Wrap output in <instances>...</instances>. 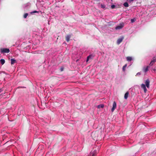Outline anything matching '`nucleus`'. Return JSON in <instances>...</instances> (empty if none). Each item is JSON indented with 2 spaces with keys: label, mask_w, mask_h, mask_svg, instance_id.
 <instances>
[{
  "label": "nucleus",
  "mask_w": 156,
  "mask_h": 156,
  "mask_svg": "<svg viewBox=\"0 0 156 156\" xmlns=\"http://www.w3.org/2000/svg\"><path fill=\"white\" fill-rule=\"evenodd\" d=\"M124 25V23L123 22L121 23L115 27V29L116 30L121 29L123 27Z\"/></svg>",
  "instance_id": "f257e3e1"
},
{
  "label": "nucleus",
  "mask_w": 156,
  "mask_h": 156,
  "mask_svg": "<svg viewBox=\"0 0 156 156\" xmlns=\"http://www.w3.org/2000/svg\"><path fill=\"white\" fill-rule=\"evenodd\" d=\"M10 51L9 49L7 48H1L0 49V52L2 53H9Z\"/></svg>",
  "instance_id": "f03ea898"
},
{
  "label": "nucleus",
  "mask_w": 156,
  "mask_h": 156,
  "mask_svg": "<svg viewBox=\"0 0 156 156\" xmlns=\"http://www.w3.org/2000/svg\"><path fill=\"white\" fill-rule=\"evenodd\" d=\"M31 4L30 2L24 4L23 5V8L25 9H27L29 8Z\"/></svg>",
  "instance_id": "7ed1b4c3"
},
{
  "label": "nucleus",
  "mask_w": 156,
  "mask_h": 156,
  "mask_svg": "<svg viewBox=\"0 0 156 156\" xmlns=\"http://www.w3.org/2000/svg\"><path fill=\"white\" fill-rule=\"evenodd\" d=\"M124 38V37L123 36H122L121 37L119 38L117 42V43L118 44H119L123 41Z\"/></svg>",
  "instance_id": "20e7f679"
},
{
  "label": "nucleus",
  "mask_w": 156,
  "mask_h": 156,
  "mask_svg": "<svg viewBox=\"0 0 156 156\" xmlns=\"http://www.w3.org/2000/svg\"><path fill=\"white\" fill-rule=\"evenodd\" d=\"M150 81L148 79L146 80L145 82V85L147 88L150 87Z\"/></svg>",
  "instance_id": "39448f33"
},
{
  "label": "nucleus",
  "mask_w": 156,
  "mask_h": 156,
  "mask_svg": "<svg viewBox=\"0 0 156 156\" xmlns=\"http://www.w3.org/2000/svg\"><path fill=\"white\" fill-rule=\"evenodd\" d=\"M156 62V57H154L152 59L149 65L152 66Z\"/></svg>",
  "instance_id": "423d86ee"
},
{
  "label": "nucleus",
  "mask_w": 156,
  "mask_h": 156,
  "mask_svg": "<svg viewBox=\"0 0 156 156\" xmlns=\"http://www.w3.org/2000/svg\"><path fill=\"white\" fill-rule=\"evenodd\" d=\"M141 87L144 90V93H146L147 91V89L146 88V86L145 84L142 83L141 84Z\"/></svg>",
  "instance_id": "0eeeda50"
},
{
  "label": "nucleus",
  "mask_w": 156,
  "mask_h": 156,
  "mask_svg": "<svg viewBox=\"0 0 156 156\" xmlns=\"http://www.w3.org/2000/svg\"><path fill=\"white\" fill-rule=\"evenodd\" d=\"M116 104L115 102L114 101L113 104L112 105V108L111 111L112 112H113L115 109L116 108Z\"/></svg>",
  "instance_id": "6e6552de"
},
{
  "label": "nucleus",
  "mask_w": 156,
  "mask_h": 156,
  "mask_svg": "<svg viewBox=\"0 0 156 156\" xmlns=\"http://www.w3.org/2000/svg\"><path fill=\"white\" fill-rule=\"evenodd\" d=\"M149 68L150 67L149 66L144 67L143 68V70L144 72L146 73L148 70Z\"/></svg>",
  "instance_id": "1a4fd4ad"
},
{
  "label": "nucleus",
  "mask_w": 156,
  "mask_h": 156,
  "mask_svg": "<svg viewBox=\"0 0 156 156\" xmlns=\"http://www.w3.org/2000/svg\"><path fill=\"white\" fill-rule=\"evenodd\" d=\"M96 151H94L91 152L88 156H96Z\"/></svg>",
  "instance_id": "9d476101"
},
{
  "label": "nucleus",
  "mask_w": 156,
  "mask_h": 156,
  "mask_svg": "<svg viewBox=\"0 0 156 156\" xmlns=\"http://www.w3.org/2000/svg\"><path fill=\"white\" fill-rule=\"evenodd\" d=\"M127 61L128 62L131 61L132 59L133 58L131 57H127L126 58Z\"/></svg>",
  "instance_id": "9b49d317"
},
{
  "label": "nucleus",
  "mask_w": 156,
  "mask_h": 156,
  "mask_svg": "<svg viewBox=\"0 0 156 156\" xmlns=\"http://www.w3.org/2000/svg\"><path fill=\"white\" fill-rule=\"evenodd\" d=\"M10 60L11 62V64L12 65L13 64L16 62V61L15 59L13 58H11Z\"/></svg>",
  "instance_id": "f8f14e48"
},
{
  "label": "nucleus",
  "mask_w": 156,
  "mask_h": 156,
  "mask_svg": "<svg viewBox=\"0 0 156 156\" xmlns=\"http://www.w3.org/2000/svg\"><path fill=\"white\" fill-rule=\"evenodd\" d=\"M129 93L128 92H126L124 95V98L126 99H127L128 97Z\"/></svg>",
  "instance_id": "ddd939ff"
},
{
  "label": "nucleus",
  "mask_w": 156,
  "mask_h": 156,
  "mask_svg": "<svg viewBox=\"0 0 156 156\" xmlns=\"http://www.w3.org/2000/svg\"><path fill=\"white\" fill-rule=\"evenodd\" d=\"M104 105L103 104H101L99 105L97 107L98 108H103L104 107Z\"/></svg>",
  "instance_id": "4468645a"
},
{
  "label": "nucleus",
  "mask_w": 156,
  "mask_h": 156,
  "mask_svg": "<svg viewBox=\"0 0 156 156\" xmlns=\"http://www.w3.org/2000/svg\"><path fill=\"white\" fill-rule=\"evenodd\" d=\"M101 8L104 9H106V6H105V5L104 4H101Z\"/></svg>",
  "instance_id": "2eb2a0df"
},
{
  "label": "nucleus",
  "mask_w": 156,
  "mask_h": 156,
  "mask_svg": "<svg viewBox=\"0 0 156 156\" xmlns=\"http://www.w3.org/2000/svg\"><path fill=\"white\" fill-rule=\"evenodd\" d=\"M0 62L1 63V64L2 65L4 64L5 63V60L4 59H1L0 60Z\"/></svg>",
  "instance_id": "dca6fc26"
},
{
  "label": "nucleus",
  "mask_w": 156,
  "mask_h": 156,
  "mask_svg": "<svg viewBox=\"0 0 156 156\" xmlns=\"http://www.w3.org/2000/svg\"><path fill=\"white\" fill-rule=\"evenodd\" d=\"M124 6L126 7H128L129 6V5L127 2H125L123 4Z\"/></svg>",
  "instance_id": "f3484780"
},
{
  "label": "nucleus",
  "mask_w": 156,
  "mask_h": 156,
  "mask_svg": "<svg viewBox=\"0 0 156 156\" xmlns=\"http://www.w3.org/2000/svg\"><path fill=\"white\" fill-rule=\"evenodd\" d=\"M127 66V64H126L124 66H123L122 67V70L123 71H125L126 68V67Z\"/></svg>",
  "instance_id": "a211bd4d"
},
{
  "label": "nucleus",
  "mask_w": 156,
  "mask_h": 156,
  "mask_svg": "<svg viewBox=\"0 0 156 156\" xmlns=\"http://www.w3.org/2000/svg\"><path fill=\"white\" fill-rule=\"evenodd\" d=\"M70 38V36H69L68 35L66 37V39L67 41H69V39Z\"/></svg>",
  "instance_id": "6ab92c4d"
},
{
  "label": "nucleus",
  "mask_w": 156,
  "mask_h": 156,
  "mask_svg": "<svg viewBox=\"0 0 156 156\" xmlns=\"http://www.w3.org/2000/svg\"><path fill=\"white\" fill-rule=\"evenodd\" d=\"M39 12V11H34L30 12V13L31 14H33L34 13H38Z\"/></svg>",
  "instance_id": "aec40b11"
},
{
  "label": "nucleus",
  "mask_w": 156,
  "mask_h": 156,
  "mask_svg": "<svg viewBox=\"0 0 156 156\" xmlns=\"http://www.w3.org/2000/svg\"><path fill=\"white\" fill-rule=\"evenodd\" d=\"M28 16V14L27 13H26L24 14L23 16V17L24 18H26L27 16Z\"/></svg>",
  "instance_id": "412c9836"
},
{
  "label": "nucleus",
  "mask_w": 156,
  "mask_h": 156,
  "mask_svg": "<svg viewBox=\"0 0 156 156\" xmlns=\"http://www.w3.org/2000/svg\"><path fill=\"white\" fill-rule=\"evenodd\" d=\"M91 57V55H89L87 57V61H86L87 62L88 61L89 58H90Z\"/></svg>",
  "instance_id": "4be33fe9"
},
{
  "label": "nucleus",
  "mask_w": 156,
  "mask_h": 156,
  "mask_svg": "<svg viewBox=\"0 0 156 156\" xmlns=\"http://www.w3.org/2000/svg\"><path fill=\"white\" fill-rule=\"evenodd\" d=\"M135 20H136L135 19H131V23H133L135 21Z\"/></svg>",
  "instance_id": "5701e85b"
},
{
  "label": "nucleus",
  "mask_w": 156,
  "mask_h": 156,
  "mask_svg": "<svg viewBox=\"0 0 156 156\" xmlns=\"http://www.w3.org/2000/svg\"><path fill=\"white\" fill-rule=\"evenodd\" d=\"M115 5H112L111 6V8L112 9H114L115 8Z\"/></svg>",
  "instance_id": "b1692460"
},
{
  "label": "nucleus",
  "mask_w": 156,
  "mask_h": 156,
  "mask_svg": "<svg viewBox=\"0 0 156 156\" xmlns=\"http://www.w3.org/2000/svg\"><path fill=\"white\" fill-rule=\"evenodd\" d=\"M141 73L140 72H138L136 73V76L140 75H141Z\"/></svg>",
  "instance_id": "393cba45"
},
{
  "label": "nucleus",
  "mask_w": 156,
  "mask_h": 156,
  "mask_svg": "<svg viewBox=\"0 0 156 156\" xmlns=\"http://www.w3.org/2000/svg\"><path fill=\"white\" fill-rule=\"evenodd\" d=\"M61 71H62L63 70V69L61 68Z\"/></svg>",
  "instance_id": "a878e982"
},
{
  "label": "nucleus",
  "mask_w": 156,
  "mask_h": 156,
  "mask_svg": "<svg viewBox=\"0 0 156 156\" xmlns=\"http://www.w3.org/2000/svg\"><path fill=\"white\" fill-rule=\"evenodd\" d=\"M96 1H99L100 0H96Z\"/></svg>",
  "instance_id": "bb28decb"
},
{
  "label": "nucleus",
  "mask_w": 156,
  "mask_h": 156,
  "mask_svg": "<svg viewBox=\"0 0 156 156\" xmlns=\"http://www.w3.org/2000/svg\"><path fill=\"white\" fill-rule=\"evenodd\" d=\"M154 71H155V69H154Z\"/></svg>",
  "instance_id": "cd10ccee"
},
{
  "label": "nucleus",
  "mask_w": 156,
  "mask_h": 156,
  "mask_svg": "<svg viewBox=\"0 0 156 156\" xmlns=\"http://www.w3.org/2000/svg\"><path fill=\"white\" fill-rule=\"evenodd\" d=\"M112 0H111V1H112Z\"/></svg>",
  "instance_id": "c85d7f7f"
}]
</instances>
